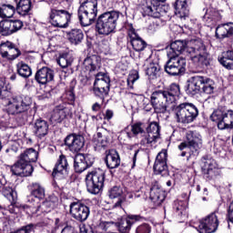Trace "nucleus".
<instances>
[{
    "mask_svg": "<svg viewBox=\"0 0 233 233\" xmlns=\"http://www.w3.org/2000/svg\"><path fill=\"white\" fill-rule=\"evenodd\" d=\"M31 196L38 200L45 199V187L40 183L34 182L31 184Z\"/></svg>",
    "mask_w": 233,
    "mask_h": 233,
    "instance_id": "42",
    "label": "nucleus"
},
{
    "mask_svg": "<svg viewBox=\"0 0 233 233\" xmlns=\"http://www.w3.org/2000/svg\"><path fill=\"white\" fill-rule=\"evenodd\" d=\"M150 199L155 203V205H161L165 201V193L163 189L159 187V184L155 182V184L150 187Z\"/></svg>",
    "mask_w": 233,
    "mask_h": 233,
    "instance_id": "30",
    "label": "nucleus"
},
{
    "mask_svg": "<svg viewBox=\"0 0 233 233\" xmlns=\"http://www.w3.org/2000/svg\"><path fill=\"white\" fill-rule=\"evenodd\" d=\"M228 220L233 223V200L229 205L228 211Z\"/></svg>",
    "mask_w": 233,
    "mask_h": 233,
    "instance_id": "62",
    "label": "nucleus"
},
{
    "mask_svg": "<svg viewBox=\"0 0 233 233\" xmlns=\"http://www.w3.org/2000/svg\"><path fill=\"white\" fill-rule=\"evenodd\" d=\"M65 145L71 152H80L85 147V137L81 135H68L65 139Z\"/></svg>",
    "mask_w": 233,
    "mask_h": 233,
    "instance_id": "22",
    "label": "nucleus"
},
{
    "mask_svg": "<svg viewBox=\"0 0 233 233\" xmlns=\"http://www.w3.org/2000/svg\"><path fill=\"white\" fill-rule=\"evenodd\" d=\"M105 163L106 167L110 170H113V168H117L119 165H121V157H119V153H117L116 149H110L106 153Z\"/></svg>",
    "mask_w": 233,
    "mask_h": 233,
    "instance_id": "27",
    "label": "nucleus"
},
{
    "mask_svg": "<svg viewBox=\"0 0 233 233\" xmlns=\"http://www.w3.org/2000/svg\"><path fill=\"white\" fill-rule=\"evenodd\" d=\"M6 94H8V91L5 89V81L0 80V99H5Z\"/></svg>",
    "mask_w": 233,
    "mask_h": 233,
    "instance_id": "60",
    "label": "nucleus"
},
{
    "mask_svg": "<svg viewBox=\"0 0 233 233\" xmlns=\"http://www.w3.org/2000/svg\"><path fill=\"white\" fill-rule=\"evenodd\" d=\"M159 70H161L159 64L149 63L146 68V75L147 76L148 79H157V76H159Z\"/></svg>",
    "mask_w": 233,
    "mask_h": 233,
    "instance_id": "43",
    "label": "nucleus"
},
{
    "mask_svg": "<svg viewBox=\"0 0 233 233\" xmlns=\"http://www.w3.org/2000/svg\"><path fill=\"white\" fill-rule=\"evenodd\" d=\"M219 130H233V110L224 112L222 122L218 124Z\"/></svg>",
    "mask_w": 233,
    "mask_h": 233,
    "instance_id": "33",
    "label": "nucleus"
},
{
    "mask_svg": "<svg viewBox=\"0 0 233 233\" xmlns=\"http://www.w3.org/2000/svg\"><path fill=\"white\" fill-rule=\"evenodd\" d=\"M86 185L89 194H99L105 187V171L100 168L89 171L86 176Z\"/></svg>",
    "mask_w": 233,
    "mask_h": 233,
    "instance_id": "7",
    "label": "nucleus"
},
{
    "mask_svg": "<svg viewBox=\"0 0 233 233\" xmlns=\"http://www.w3.org/2000/svg\"><path fill=\"white\" fill-rule=\"evenodd\" d=\"M109 198L110 199H116V198H118V201L115 203L114 207H121V204L125 201V197L123 196V188L118 186L113 187L109 190Z\"/></svg>",
    "mask_w": 233,
    "mask_h": 233,
    "instance_id": "35",
    "label": "nucleus"
},
{
    "mask_svg": "<svg viewBox=\"0 0 233 233\" xmlns=\"http://www.w3.org/2000/svg\"><path fill=\"white\" fill-rule=\"evenodd\" d=\"M185 49L196 66L205 68L210 65V54L201 39L190 40L187 44L185 41L177 40L170 45L167 56L179 57V54H182Z\"/></svg>",
    "mask_w": 233,
    "mask_h": 233,
    "instance_id": "1",
    "label": "nucleus"
},
{
    "mask_svg": "<svg viewBox=\"0 0 233 233\" xmlns=\"http://www.w3.org/2000/svg\"><path fill=\"white\" fill-rule=\"evenodd\" d=\"M174 208L177 212L178 216H187L188 202H187V200H177L175 201Z\"/></svg>",
    "mask_w": 233,
    "mask_h": 233,
    "instance_id": "46",
    "label": "nucleus"
},
{
    "mask_svg": "<svg viewBox=\"0 0 233 233\" xmlns=\"http://www.w3.org/2000/svg\"><path fill=\"white\" fill-rule=\"evenodd\" d=\"M93 147L95 152H105L108 147V136H106V130L103 129V132H97L96 136L93 139Z\"/></svg>",
    "mask_w": 233,
    "mask_h": 233,
    "instance_id": "25",
    "label": "nucleus"
},
{
    "mask_svg": "<svg viewBox=\"0 0 233 233\" xmlns=\"http://www.w3.org/2000/svg\"><path fill=\"white\" fill-rule=\"evenodd\" d=\"M219 227V211L216 210L199 221L197 230L199 233H214Z\"/></svg>",
    "mask_w": 233,
    "mask_h": 233,
    "instance_id": "11",
    "label": "nucleus"
},
{
    "mask_svg": "<svg viewBox=\"0 0 233 233\" xmlns=\"http://www.w3.org/2000/svg\"><path fill=\"white\" fill-rule=\"evenodd\" d=\"M204 19L208 22V25H214L219 19V13L214 9H208L204 15Z\"/></svg>",
    "mask_w": 233,
    "mask_h": 233,
    "instance_id": "47",
    "label": "nucleus"
},
{
    "mask_svg": "<svg viewBox=\"0 0 233 233\" xmlns=\"http://www.w3.org/2000/svg\"><path fill=\"white\" fill-rule=\"evenodd\" d=\"M233 35V23L223 24L216 28V36L218 39H225Z\"/></svg>",
    "mask_w": 233,
    "mask_h": 233,
    "instance_id": "32",
    "label": "nucleus"
},
{
    "mask_svg": "<svg viewBox=\"0 0 233 233\" xmlns=\"http://www.w3.org/2000/svg\"><path fill=\"white\" fill-rule=\"evenodd\" d=\"M35 79L39 85H46L47 83L54 81V70L44 66L36 72Z\"/></svg>",
    "mask_w": 233,
    "mask_h": 233,
    "instance_id": "26",
    "label": "nucleus"
},
{
    "mask_svg": "<svg viewBox=\"0 0 233 233\" xmlns=\"http://www.w3.org/2000/svg\"><path fill=\"white\" fill-rule=\"evenodd\" d=\"M15 6L10 5V4H2L0 5V17L2 19L14 17V14H15Z\"/></svg>",
    "mask_w": 233,
    "mask_h": 233,
    "instance_id": "41",
    "label": "nucleus"
},
{
    "mask_svg": "<svg viewBox=\"0 0 233 233\" xmlns=\"http://www.w3.org/2000/svg\"><path fill=\"white\" fill-rule=\"evenodd\" d=\"M214 88H216V83L212 79L204 76V83L202 84V92L204 94H214Z\"/></svg>",
    "mask_w": 233,
    "mask_h": 233,
    "instance_id": "48",
    "label": "nucleus"
},
{
    "mask_svg": "<svg viewBox=\"0 0 233 233\" xmlns=\"http://www.w3.org/2000/svg\"><path fill=\"white\" fill-rule=\"evenodd\" d=\"M139 79V73L137 71L131 72L127 76V86L129 88H134V83Z\"/></svg>",
    "mask_w": 233,
    "mask_h": 233,
    "instance_id": "54",
    "label": "nucleus"
},
{
    "mask_svg": "<svg viewBox=\"0 0 233 233\" xmlns=\"http://www.w3.org/2000/svg\"><path fill=\"white\" fill-rule=\"evenodd\" d=\"M67 39L72 43V45H79L85 39V34L81 29H72L67 34Z\"/></svg>",
    "mask_w": 233,
    "mask_h": 233,
    "instance_id": "36",
    "label": "nucleus"
},
{
    "mask_svg": "<svg viewBox=\"0 0 233 233\" xmlns=\"http://www.w3.org/2000/svg\"><path fill=\"white\" fill-rule=\"evenodd\" d=\"M16 72L20 77H24L25 79H28L32 76V68L23 62L16 64Z\"/></svg>",
    "mask_w": 233,
    "mask_h": 233,
    "instance_id": "44",
    "label": "nucleus"
},
{
    "mask_svg": "<svg viewBox=\"0 0 233 233\" xmlns=\"http://www.w3.org/2000/svg\"><path fill=\"white\" fill-rule=\"evenodd\" d=\"M72 19V14L65 9L51 8L49 12V23L56 28H67Z\"/></svg>",
    "mask_w": 233,
    "mask_h": 233,
    "instance_id": "9",
    "label": "nucleus"
},
{
    "mask_svg": "<svg viewBox=\"0 0 233 233\" xmlns=\"http://www.w3.org/2000/svg\"><path fill=\"white\" fill-rule=\"evenodd\" d=\"M173 114L177 123H182L183 125H188L199 115L198 107L192 103H182L176 106L173 108Z\"/></svg>",
    "mask_w": 233,
    "mask_h": 233,
    "instance_id": "5",
    "label": "nucleus"
},
{
    "mask_svg": "<svg viewBox=\"0 0 233 233\" xmlns=\"http://www.w3.org/2000/svg\"><path fill=\"white\" fill-rule=\"evenodd\" d=\"M34 228H35L34 224H28L23 227L22 228L18 229V233H30V232H33Z\"/></svg>",
    "mask_w": 233,
    "mask_h": 233,
    "instance_id": "59",
    "label": "nucleus"
},
{
    "mask_svg": "<svg viewBox=\"0 0 233 233\" xmlns=\"http://www.w3.org/2000/svg\"><path fill=\"white\" fill-rule=\"evenodd\" d=\"M2 194L9 201H15V197L17 196V193H15L10 187H5L3 188Z\"/></svg>",
    "mask_w": 233,
    "mask_h": 233,
    "instance_id": "52",
    "label": "nucleus"
},
{
    "mask_svg": "<svg viewBox=\"0 0 233 233\" xmlns=\"http://www.w3.org/2000/svg\"><path fill=\"white\" fill-rule=\"evenodd\" d=\"M121 13L117 11H109L101 14L96 19V28L100 35H110L116 32L117 21Z\"/></svg>",
    "mask_w": 233,
    "mask_h": 233,
    "instance_id": "3",
    "label": "nucleus"
},
{
    "mask_svg": "<svg viewBox=\"0 0 233 233\" xmlns=\"http://www.w3.org/2000/svg\"><path fill=\"white\" fill-rule=\"evenodd\" d=\"M9 24L11 25V30L13 31V34L15 32H19L23 28V21L21 20H9Z\"/></svg>",
    "mask_w": 233,
    "mask_h": 233,
    "instance_id": "55",
    "label": "nucleus"
},
{
    "mask_svg": "<svg viewBox=\"0 0 233 233\" xmlns=\"http://www.w3.org/2000/svg\"><path fill=\"white\" fill-rule=\"evenodd\" d=\"M84 66L90 74H92V72H99V68H101V57L96 55L87 56L84 60Z\"/></svg>",
    "mask_w": 233,
    "mask_h": 233,
    "instance_id": "28",
    "label": "nucleus"
},
{
    "mask_svg": "<svg viewBox=\"0 0 233 233\" xmlns=\"http://www.w3.org/2000/svg\"><path fill=\"white\" fill-rule=\"evenodd\" d=\"M66 117H72V110L65 104L56 106L51 115L52 123H63Z\"/></svg>",
    "mask_w": 233,
    "mask_h": 233,
    "instance_id": "21",
    "label": "nucleus"
},
{
    "mask_svg": "<svg viewBox=\"0 0 233 233\" xmlns=\"http://www.w3.org/2000/svg\"><path fill=\"white\" fill-rule=\"evenodd\" d=\"M95 161L96 158H94L93 155L83 153L76 154L74 158V167L76 172H77L78 174H81V172H85L86 168H90V167L94 165Z\"/></svg>",
    "mask_w": 233,
    "mask_h": 233,
    "instance_id": "14",
    "label": "nucleus"
},
{
    "mask_svg": "<svg viewBox=\"0 0 233 233\" xmlns=\"http://www.w3.org/2000/svg\"><path fill=\"white\" fill-rule=\"evenodd\" d=\"M132 225H134V222H130L126 219L125 222H122L118 225V230L120 233H129L130 229L132 228Z\"/></svg>",
    "mask_w": 233,
    "mask_h": 233,
    "instance_id": "53",
    "label": "nucleus"
},
{
    "mask_svg": "<svg viewBox=\"0 0 233 233\" xmlns=\"http://www.w3.org/2000/svg\"><path fill=\"white\" fill-rule=\"evenodd\" d=\"M168 60L165 65V72L169 76H182L185 74L187 60L181 56H167Z\"/></svg>",
    "mask_w": 233,
    "mask_h": 233,
    "instance_id": "10",
    "label": "nucleus"
},
{
    "mask_svg": "<svg viewBox=\"0 0 233 233\" xmlns=\"http://www.w3.org/2000/svg\"><path fill=\"white\" fill-rule=\"evenodd\" d=\"M94 86L103 88L104 92H110V76L105 73L96 74Z\"/></svg>",
    "mask_w": 233,
    "mask_h": 233,
    "instance_id": "31",
    "label": "nucleus"
},
{
    "mask_svg": "<svg viewBox=\"0 0 233 233\" xmlns=\"http://www.w3.org/2000/svg\"><path fill=\"white\" fill-rule=\"evenodd\" d=\"M165 1L167 0H151L152 5H144L142 7L143 16L148 15L149 17L159 19L161 17V7L159 5L161 3H165Z\"/></svg>",
    "mask_w": 233,
    "mask_h": 233,
    "instance_id": "23",
    "label": "nucleus"
},
{
    "mask_svg": "<svg viewBox=\"0 0 233 233\" xmlns=\"http://www.w3.org/2000/svg\"><path fill=\"white\" fill-rule=\"evenodd\" d=\"M147 128V135L143 140V145H150V143H156L160 137V127L157 122H151Z\"/></svg>",
    "mask_w": 233,
    "mask_h": 233,
    "instance_id": "24",
    "label": "nucleus"
},
{
    "mask_svg": "<svg viewBox=\"0 0 233 233\" xmlns=\"http://www.w3.org/2000/svg\"><path fill=\"white\" fill-rule=\"evenodd\" d=\"M203 83H205V76H194L187 80L186 86V93L188 96H196L201 92Z\"/></svg>",
    "mask_w": 233,
    "mask_h": 233,
    "instance_id": "19",
    "label": "nucleus"
},
{
    "mask_svg": "<svg viewBox=\"0 0 233 233\" xmlns=\"http://www.w3.org/2000/svg\"><path fill=\"white\" fill-rule=\"evenodd\" d=\"M141 219H143V217L140 215H128L127 218V220L133 223V225L136 223V221H141Z\"/></svg>",
    "mask_w": 233,
    "mask_h": 233,
    "instance_id": "61",
    "label": "nucleus"
},
{
    "mask_svg": "<svg viewBox=\"0 0 233 233\" xmlns=\"http://www.w3.org/2000/svg\"><path fill=\"white\" fill-rule=\"evenodd\" d=\"M205 167L206 168L204 169V174L208 179H214V177H218V176L221 174L219 168L213 166L212 162H206Z\"/></svg>",
    "mask_w": 233,
    "mask_h": 233,
    "instance_id": "40",
    "label": "nucleus"
},
{
    "mask_svg": "<svg viewBox=\"0 0 233 233\" xmlns=\"http://www.w3.org/2000/svg\"><path fill=\"white\" fill-rule=\"evenodd\" d=\"M32 100L25 96H13L7 102V113L11 116H17V114H25L30 106Z\"/></svg>",
    "mask_w": 233,
    "mask_h": 233,
    "instance_id": "8",
    "label": "nucleus"
},
{
    "mask_svg": "<svg viewBox=\"0 0 233 233\" xmlns=\"http://www.w3.org/2000/svg\"><path fill=\"white\" fill-rule=\"evenodd\" d=\"M152 232V227L150 224H141L136 228V233H150Z\"/></svg>",
    "mask_w": 233,
    "mask_h": 233,
    "instance_id": "57",
    "label": "nucleus"
},
{
    "mask_svg": "<svg viewBox=\"0 0 233 233\" xmlns=\"http://www.w3.org/2000/svg\"><path fill=\"white\" fill-rule=\"evenodd\" d=\"M0 34H2V35H12V34H14L10 20H3L0 22Z\"/></svg>",
    "mask_w": 233,
    "mask_h": 233,
    "instance_id": "49",
    "label": "nucleus"
},
{
    "mask_svg": "<svg viewBox=\"0 0 233 233\" xmlns=\"http://www.w3.org/2000/svg\"><path fill=\"white\" fill-rule=\"evenodd\" d=\"M61 233H76V231L74 230V228L71 226H66L62 229Z\"/></svg>",
    "mask_w": 233,
    "mask_h": 233,
    "instance_id": "64",
    "label": "nucleus"
},
{
    "mask_svg": "<svg viewBox=\"0 0 233 233\" xmlns=\"http://www.w3.org/2000/svg\"><path fill=\"white\" fill-rule=\"evenodd\" d=\"M218 61L228 70H233V51L224 52Z\"/></svg>",
    "mask_w": 233,
    "mask_h": 233,
    "instance_id": "37",
    "label": "nucleus"
},
{
    "mask_svg": "<svg viewBox=\"0 0 233 233\" xmlns=\"http://www.w3.org/2000/svg\"><path fill=\"white\" fill-rule=\"evenodd\" d=\"M146 128H147V126H145L144 123L137 122L131 126V132L133 136H137L139 134L145 133Z\"/></svg>",
    "mask_w": 233,
    "mask_h": 233,
    "instance_id": "51",
    "label": "nucleus"
},
{
    "mask_svg": "<svg viewBox=\"0 0 233 233\" xmlns=\"http://www.w3.org/2000/svg\"><path fill=\"white\" fill-rule=\"evenodd\" d=\"M69 208L71 217L79 223L86 221L90 216V208L81 202H72Z\"/></svg>",
    "mask_w": 233,
    "mask_h": 233,
    "instance_id": "12",
    "label": "nucleus"
},
{
    "mask_svg": "<svg viewBox=\"0 0 233 233\" xmlns=\"http://www.w3.org/2000/svg\"><path fill=\"white\" fill-rule=\"evenodd\" d=\"M203 145V139L201 138V135L196 131H188L187 133L186 140L181 142L177 148L180 150V157H185L187 156V148L190 150L189 157H196L199 154V148H201Z\"/></svg>",
    "mask_w": 233,
    "mask_h": 233,
    "instance_id": "4",
    "label": "nucleus"
},
{
    "mask_svg": "<svg viewBox=\"0 0 233 233\" xmlns=\"http://www.w3.org/2000/svg\"><path fill=\"white\" fill-rule=\"evenodd\" d=\"M176 14H178L180 17H187L188 15V5L187 0H177L174 4Z\"/></svg>",
    "mask_w": 233,
    "mask_h": 233,
    "instance_id": "38",
    "label": "nucleus"
},
{
    "mask_svg": "<svg viewBox=\"0 0 233 233\" xmlns=\"http://www.w3.org/2000/svg\"><path fill=\"white\" fill-rule=\"evenodd\" d=\"M127 35L129 37V43L136 52H143L147 48V42L139 36L136 29L132 25L127 30Z\"/></svg>",
    "mask_w": 233,
    "mask_h": 233,
    "instance_id": "18",
    "label": "nucleus"
},
{
    "mask_svg": "<svg viewBox=\"0 0 233 233\" xmlns=\"http://www.w3.org/2000/svg\"><path fill=\"white\" fill-rule=\"evenodd\" d=\"M52 175L55 179H65L68 176V160L65 155H60Z\"/></svg>",
    "mask_w": 233,
    "mask_h": 233,
    "instance_id": "20",
    "label": "nucleus"
},
{
    "mask_svg": "<svg viewBox=\"0 0 233 233\" xmlns=\"http://www.w3.org/2000/svg\"><path fill=\"white\" fill-rule=\"evenodd\" d=\"M114 117V111L107 109L105 113L104 119H106V121H110Z\"/></svg>",
    "mask_w": 233,
    "mask_h": 233,
    "instance_id": "63",
    "label": "nucleus"
},
{
    "mask_svg": "<svg viewBox=\"0 0 233 233\" xmlns=\"http://www.w3.org/2000/svg\"><path fill=\"white\" fill-rule=\"evenodd\" d=\"M159 24L157 23V21L151 22L147 26V30L148 32H150V34H154V32H157Z\"/></svg>",
    "mask_w": 233,
    "mask_h": 233,
    "instance_id": "58",
    "label": "nucleus"
},
{
    "mask_svg": "<svg viewBox=\"0 0 233 233\" xmlns=\"http://www.w3.org/2000/svg\"><path fill=\"white\" fill-rule=\"evenodd\" d=\"M30 10H32V1L19 0L16 5V12L19 15H28Z\"/></svg>",
    "mask_w": 233,
    "mask_h": 233,
    "instance_id": "39",
    "label": "nucleus"
},
{
    "mask_svg": "<svg viewBox=\"0 0 233 233\" xmlns=\"http://www.w3.org/2000/svg\"><path fill=\"white\" fill-rule=\"evenodd\" d=\"M11 172L14 176H20L21 177H28L34 172L32 164H27L23 159L18 158V161L11 167Z\"/></svg>",
    "mask_w": 233,
    "mask_h": 233,
    "instance_id": "16",
    "label": "nucleus"
},
{
    "mask_svg": "<svg viewBox=\"0 0 233 233\" xmlns=\"http://www.w3.org/2000/svg\"><path fill=\"white\" fill-rule=\"evenodd\" d=\"M97 17V0H86L78 8V19L82 26H90Z\"/></svg>",
    "mask_w": 233,
    "mask_h": 233,
    "instance_id": "6",
    "label": "nucleus"
},
{
    "mask_svg": "<svg viewBox=\"0 0 233 233\" xmlns=\"http://www.w3.org/2000/svg\"><path fill=\"white\" fill-rule=\"evenodd\" d=\"M72 61H74V59L70 55H68V53L61 54L56 59V63L61 66V68H68V66L72 65Z\"/></svg>",
    "mask_w": 233,
    "mask_h": 233,
    "instance_id": "45",
    "label": "nucleus"
},
{
    "mask_svg": "<svg viewBox=\"0 0 233 233\" xmlns=\"http://www.w3.org/2000/svg\"><path fill=\"white\" fill-rule=\"evenodd\" d=\"M48 122L39 118L35 121L33 130L36 137H39V139H43V137H45V136L48 134Z\"/></svg>",
    "mask_w": 233,
    "mask_h": 233,
    "instance_id": "29",
    "label": "nucleus"
},
{
    "mask_svg": "<svg viewBox=\"0 0 233 233\" xmlns=\"http://www.w3.org/2000/svg\"><path fill=\"white\" fill-rule=\"evenodd\" d=\"M38 156L39 153L31 147L25 149L24 153L20 155L19 158L25 162L27 165H31V163H35V161H37Z\"/></svg>",
    "mask_w": 233,
    "mask_h": 233,
    "instance_id": "34",
    "label": "nucleus"
},
{
    "mask_svg": "<svg viewBox=\"0 0 233 233\" xmlns=\"http://www.w3.org/2000/svg\"><path fill=\"white\" fill-rule=\"evenodd\" d=\"M94 92L95 95L97 96V97H100L103 101H105V97L108 96V92H105V89L101 88L99 86H94Z\"/></svg>",
    "mask_w": 233,
    "mask_h": 233,
    "instance_id": "56",
    "label": "nucleus"
},
{
    "mask_svg": "<svg viewBox=\"0 0 233 233\" xmlns=\"http://www.w3.org/2000/svg\"><path fill=\"white\" fill-rule=\"evenodd\" d=\"M0 56L6 61H14L21 56V51L15 46V44L10 41H2L0 43Z\"/></svg>",
    "mask_w": 233,
    "mask_h": 233,
    "instance_id": "13",
    "label": "nucleus"
},
{
    "mask_svg": "<svg viewBox=\"0 0 233 233\" xmlns=\"http://www.w3.org/2000/svg\"><path fill=\"white\" fill-rule=\"evenodd\" d=\"M225 112L221 109H216L210 116L211 121L217 123L218 128H219V123H222Z\"/></svg>",
    "mask_w": 233,
    "mask_h": 233,
    "instance_id": "50",
    "label": "nucleus"
},
{
    "mask_svg": "<svg viewBox=\"0 0 233 233\" xmlns=\"http://www.w3.org/2000/svg\"><path fill=\"white\" fill-rule=\"evenodd\" d=\"M181 90L179 85L171 84L167 89L156 90L151 94V105L157 114H165L169 105L176 101V97L179 96Z\"/></svg>",
    "mask_w": 233,
    "mask_h": 233,
    "instance_id": "2",
    "label": "nucleus"
},
{
    "mask_svg": "<svg viewBox=\"0 0 233 233\" xmlns=\"http://www.w3.org/2000/svg\"><path fill=\"white\" fill-rule=\"evenodd\" d=\"M56 203H57V198H55L54 201L46 200L42 204H39V201L35 202L31 205H24L21 206V208L26 210V208H31L33 214H37V212H50L54 207H56Z\"/></svg>",
    "mask_w": 233,
    "mask_h": 233,
    "instance_id": "17",
    "label": "nucleus"
},
{
    "mask_svg": "<svg viewBox=\"0 0 233 233\" xmlns=\"http://www.w3.org/2000/svg\"><path fill=\"white\" fill-rule=\"evenodd\" d=\"M168 158V152L167 149H162L156 157L153 170L155 174H159L160 176H168V165L167 164Z\"/></svg>",
    "mask_w": 233,
    "mask_h": 233,
    "instance_id": "15",
    "label": "nucleus"
}]
</instances>
